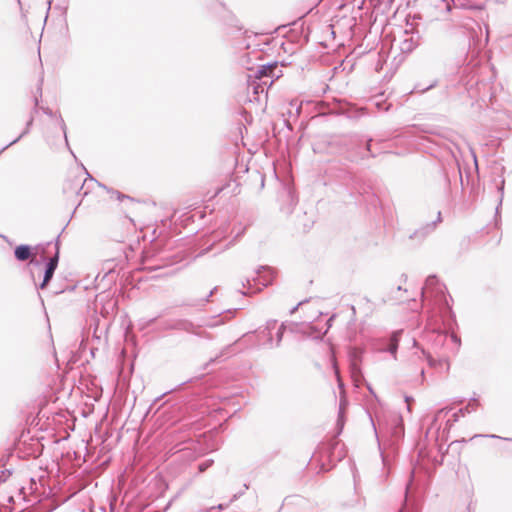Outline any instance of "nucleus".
<instances>
[{"label":"nucleus","instance_id":"35","mask_svg":"<svg viewBox=\"0 0 512 512\" xmlns=\"http://www.w3.org/2000/svg\"><path fill=\"white\" fill-rule=\"evenodd\" d=\"M376 420H377L379 428L381 429L383 424H382V421H381V419H380V417L378 415L376 416Z\"/></svg>","mask_w":512,"mask_h":512},{"label":"nucleus","instance_id":"44","mask_svg":"<svg viewBox=\"0 0 512 512\" xmlns=\"http://www.w3.org/2000/svg\"><path fill=\"white\" fill-rule=\"evenodd\" d=\"M504 440L512 441V438H504Z\"/></svg>","mask_w":512,"mask_h":512},{"label":"nucleus","instance_id":"41","mask_svg":"<svg viewBox=\"0 0 512 512\" xmlns=\"http://www.w3.org/2000/svg\"><path fill=\"white\" fill-rule=\"evenodd\" d=\"M341 415H342V406H340V410H339V418H341Z\"/></svg>","mask_w":512,"mask_h":512},{"label":"nucleus","instance_id":"31","mask_svg":"<svg viewBox=\"0 0 512 512\" xmlns=\"http://www.w3.org/2000/svg\"><path fill=\"white\" fill-rule=\"evenodd\" d=\"M498 189H499V191L501 192V196H502V195H503V189H504V180H502L501 185L499 186V188H498ZM501 203H502V197L500 198V203H499V205H501Z\"/></svg>","mask_w":512,"mask_h":512},{"label":"nucleus","instance_id":"6","mask_svg":"<svg viewBox=\"0 0 512 512\" xmlns=\"http://www.w3.org/2000/svg\"><path fill=\"white\" fill-rule=\"evenodd\" d=\"M58 261H59V252L57 250L55 255L53 257L49 258L48 262L46 263L43 281L39 285L40 289L46 288V286L48 285L50 280L53 278L55 270L58 266Z\"/></svg>","mask_w":512,"mask_h":512},{"label":"nucleus","instance_id":"7","mask_svg":"<svg viewBox=\"0 0 512 512\" xmlns=\"http://www.w3.org/2000/svg\"><path fill=\"white\" fill-rule=\"evenodd\" d=\"M256 277L252 280L255 284H261L263 287H267L272 284L274 272L268 266H261L256 271Z\"/></svg>","mask_w":512,"mask_h":512},{"label":"nucleus","instance_id":"21","mask_svg":"<svg viewBox=\"0 0 512 512\" xmlns=\"http://www.w3.org/2000/svg\"><path fill=\"white\" fill-rule=\"evenodd\" d=\"M60 127H61V130H62L63 135H64L65 143L68 146V139H67V134H66V125H65L64 120L61 117H60Z\"/></svg>","mask_w":512,"mask_h":512},{"label":"nucleus","instance_id":"25","mask_svg":"<svg viewBox=\"0 0 512 512\" xmlns=\"http://www.w3.org/2000/svg\"><path fill=\"white\" fill-rule=\"evenodd\" d=\"M413 478H414V471H411L410 480L406 484V496L408 495V493H409V491L411 489Z\"/></svg>","mask_w":512,"mask_h":512},{"label":"nucleus","instance_id":"34","mask_svg":"<svg viewBox=\"0 0 512 512\" xmlns=\"http://www.w3.org/2000/svg\"><path fill=\"white\" fill-rule=\"evenodd\" d=\"M32 123H33V117H31V118L28 120L27 124H26V127H28V129H29V130H30V127H31Z\"/></svg>","mask_w":512,"mask_h":512},{"label":"nucleus","instance_id":"39","mask_svg":"<svg viewBox=\"0 0 512 512\" xmlns=\"http://www.w3.org/2000/svg\"><path fill=\"white\" fill-rule=\"evenodd\" d=\"M244 231H245V228H243L240 232H238L236 234V238L239 237L240 235H242L244 233Z\"/></svg>","mask_w":512,"mask_h":512},{"label":"nucleus","instance_id":"16","mask_svg":"<svg viewBox=\"0 0 512 512\" xmlns=\"http://www.w3.org/2000/svg\"><path fill=\"white\" fill-rule=\"evenodd\" d=\"M332 365H333V369H334V372H335V375H336V378L338 381V385L340 388H343V383L341 381L339 369H338L337 362H336V359L334 358V356L332 357Z\"/></svg>","mask_w":512,"mask_h":512},{"label":"nucleus","instance_id":"27","mask_svg":"<svg viewBox=\"0 0 512 512\" xmlns=\"http://www.w3.org/2000/svg\"><path fill=\"white\" fill-rule=\"evenodd\" d=\"M216 290V288H214L213 290L210 291V293L206 296L205 299L201 300V303L200 305H205L208 301H209V298L213 295L214 291Z\"/></svg>","mask_w":512,"mask_h":512},{"label":"nucleus","instance_id":"9","mask_svg":"<svg viewBox=\"0 0 512 512\" xmlns=\"http://www.w3.org/2000/svg\"><path fill=\"white\" fill-rule=\"evenodd\" d=\"M430 291H436L437 293H443V287L439 284V281L435 275H430L426 278L425 286L422 288V298H426Z\"/></svg>","mask_w":512,"mask_h":512},{"label":"nucleus","instance_id":"4","mask_svg":"<svg viewBox=\"0 0 512 512\" xmlns=\"http://www.w3.org/2000/svg\"><path fill=\"white\" fill-rule=\"evenodd\" d=\"M165 329H171V330H179V331H185L188 333H192L198 336H203L202 333L196 331V327L193 322L187 320V319H177L168 321L165 324Z\"/></svg>","mask_w":512,"mask_h":512},{"label":"nucleus","instance_id":"5","mask_svg":"<svg viewBox=\"0 0 512 512\" xmlns=\"http://www.w3.org/2000/svg\"><path fill=\"white\" fill-rule=\"evenodd\" d=\"M420 44V35L418 32L404 31V38L400 42V50L403 53H411Z\"/></svg>","mask_w":512,"mask_h":512},{"label":"nucleus","instance_id":"43","mask_svg":"<svg viewBox=\"0 0 512 512\" xmlns=\"http://www.w3.org/2000/svg\"><path fill=\"white\" fill-rule=\"evenodd\" d=\"M368 389H369V391H370L371 393H373V390H372V388H371L369 385H368Z\"/></svg>","mask_w":512,"mask_h":512},{"label":"nucleus","instance_id":"14","mask_svg":"<svg viewBox=\"0 0 512 512\" xmlns=\"http://www.w3.org/2000/svg\"><path fill=\"white\" fill-rule=\"evenodd\" d=\"M335 318V315H332L328 320H327V327L325 328V330L321 331L319 330L318 334L315 335L314 337L317 338V339H322L323 336L328 332L329 328L332 326V321L334 320Z\"/></svg>","mask_w":512,"mask_h":512},{"label":"nucleus","instance_id":"29","mask_svg":"<svg viewBox=\"0 0 512 512\" xmlns=\"http://www.w3.org/2000/svg\"><path fill=\"white\" fill-rule=\"evenodd\" d=\"M411 401H413L412 397H409V396L405 397V402L407 403V410L408 411H411V405H410Z\"/></svg>","mask_w":512,"mask_h":512},{"label":"nucleus","instance_id":"19","mask_svg":"<svg viewBox=\"0 0 512 512\" xmlns=\"http://www.w3.org/2000/svg\"><path fill=\"white\" fill-rule=\"evenodd\" d=\"M284 330H285V326H284V324H282V325L279 327L278 332H277V342H276V346H279V345H280V342H281L282 337H283Z\"/></svg>","mask_w":512,"mask_h":512},{"label":"nucleus","instance_id":"13","mask_svg":"<svg viewBox=\"0 0 512 512\" xmlns=\"http://www.w3.org/2000/svg\"><path fill=\"white\" fill-rule=\"evenodd\" d=\"M478 405V400L476 398H472L464 408L459 409V413H462V415H466L467 413L475 411Z\"/></svg>","mask_w":512,"mask_h":512},{"label":"nucleus","instance_id":"40","mask_svg":"<svg viewBox=\"0 0 512 512\" xmlns=\"http://www.w3.org/2000/svg\"><path fill=\"white\" fill-rule=\"evenodd\" d=\"M224 354V352H222L219 356H217L216 358H213L210 360V362H215L217 358H219L220 356H222Z\"/></svg>","mask_w":512,"mask_h":512},{"label":"nucleus","instance_id":"22","mask_svg":"<svg viewBox=\"0 0 512 512\" xmlns=\"http://www.w3.org/2000/svg\"><path fill=\"white\" fill-rule=\"evenodd\" d=\"M422 353L426 356L428 364L432 367H435L437 365L436 360H434L429 354H426L424 350H422Z\"/></svg>","mask_w":512,"mask_h":512},{"label":"nucleus","instance_id":"38","mask_svg":"<svg viewBox=\"0 0 512 512\" xmlns=\"http://www.w3.org/2000/svg\"><path fill=\"white\" fill-rule=\"evenodd\" d=\"M370 419H371V422H372V426H373V428L375 430V433L377 434V429H376L375 422H374V420H373V418L371 416H370Z\"/></svg>","mask_w":512,"mask_h":512},{"label":"nucleus","instance_id":"3","mask_svg":"<svg viewBox=\"0 0 512 512\" xmlns=\"http://www.w3.org/2000/svg\"><path fill=\"white\" fill-rule=\"evenodd\" d=\"M88 180L90 182H96V180L88 174ZM87 183V179L82 180L80 177L69 178L65 181L63 185V193L67 196H71L72 194H77L79 191L83 190Z\"/></svg>","mask_w":512,"mask_h":512},{"label":"nucleus","instance_id":"20","mask_svg":"<svg viewBox=\"0 0 512 512\" xmlns=\"http://www.w3.org/2000/svg\"><path fill=\"white\" fill-rule=\"evenodd\" d=\"M460 416H463L462 413H459V410L457 412H455L453 415H452V419L448 420L447 421V425L448 426H452V424L454 422H457L459 420V417Z\"/></svg>","mask_w":512,"mask_h":512},{"label":"nucleus","instance_id":"33","mask_svg":"<svg viewBox=\"0 0 512 512\" xmlns=\"http://www.w3.org/2000/svg\"><path fill=\"white\" fill-rule=\"evenodd\" d=\"M302 304H303V302H299L295 307H293L291 309L290 313L293 314L298 309V307L301 306Z\"/></svg>","mask_w":512,"mask_h":512},{"label":"nucleus","instance_id":"23","mask_svg":"<svg viewBox=\"0 0 512 512\" xmlns=\"http://www.w3.org/2000/svg\"><path fill=\"white\" fill-rule=\"evenodd\" d=\"M276 323H277L276 320H269V321H267L265 330H267L268 332L271 331L272 329L275 328Z\"/></svg>","mask_w":512,"mask_h":512},{"label":"nucleus","instance_id":"30","mask_svg":"<svg viewBox=\"0 0 512 512\" xmlns=\"http://www.w3.org/2000/svg\"><path fill=\"white\" fill-rule=\"evenodd\" d=\"M476 437H489V438H498V439H501L500 436H497L495 434H490V435H475L473 438H476Z\"/></svg>","mask_w":512,"mask_h":512},{"label":"nucleus","instance_id":"18","mask_svg":"<svg viewBox=\"0 0 512 512\" xmlns=\"http://www.w3.org/2000/svg\"><path fill=\"white\" fill-rule=\"evenodd\" d=\"M243 287H246L247 290H248L247 292H243L244 295H246L248 293H254L256 291H260L261 290V288H257L256 290H253V287H252L250 279H247V285L243 283Z\"/></svg>","mask_w":512,"mask_h":512},{"label":"nucleus","instance_id":"11","mask_svg":"<svg viewBox=\"0 0 512 512\" xmlns=\"http://www.w3.org/2000/svg\"><path fill=\"white\" fill-rule=\"evenodd\" d=\"M401 333V330L393 332L387 348H382L381 350L389 352L394 358H396Z\"/></svg>","mask_w":512,"mask_h":512},{"label":"nucleus","instance_id":"17","mask_svg":"<svg viewBox=\"0 0 512 512\" xmlns=\"http://www.w3.org/2000/svg\"><path fill=\"white\" fill-rule=\"evenodd\" d=\"M213 464V460H206L198 465L199 472L206 471Z\"/></svg>","mask_w":512,"mask_h":512},{"label":"nucleus","instance_id":"1","mask_svg":"<svg viewBox=\"0 0 512 512\" xmlns=\"http://www.w3.org/2000/svg\"><path fill=\"white\" fill-rule=\"evenodd\" d=\"M280 72L281 70L279 69L276 62L259 66L254 75L255 78L261 81V84L254 87V93L257 94L259 88H261V92H263V86L272 85L273 79L279 78Z\"/></svg>","mask_w":512,"mask_h":512},{"label":"nucleus","instance_id":"15","mask_svg":"<svg viewBox=\"0 0 512 512\" xmlns=\"http://www.w3.org/2000/svg\"><path fill=\"white\" fill-rule=\"evenodd\" d=\"M29 133V129L28 127H26L24 129V131L16 138L14 139L12 142H10L9 144H7L5 147H3L1 150H0V154L5 150L7 149L8 147L14 145L15 143H17L24 135L28 134Z\"/></svg>","mask_w":512,"mask_h":512},{"label":"nucleus","instance_id":"36","mask_svg":"<svg viewBox=\"0 0 512 512\" xmlns=\"http://www.w3.org/2000/svg\"><path fill=\"white\" fill-rule=\"evenodd\" d=\"M371 141H372V139H369V140L367 141V144H366V149H367V151H369V152H370V147H371Z\"/></svg>","mask_w":512,"mask_h":512},{"label":"nucleus","instance_id":"24","mask_svg":"<svg viewBox=\"0 0 512 512\" xmlns=\"http://www.w3.org/2000/svg\"><path fill=\"white\" fill-rule=\"evenodd\" d=\"M448 411H446V409H440L437 411V413L435 414L434 418H433V421H432V424H435V422L440 418L441 414L443 413H447Z\"/></svg>","mask_w":512,"mask_h":512},{"label":"nucleus","instance_id":"28","mask_svg":"<svg viewBox=\"0 0 512 512\" xmlns=\"http://www.w3.org/2000/svg\"><path fill=\"white\" fill-rule=\"evenodd\" d=\"M451 337V340L457 345V346H460L461 344V340L460 338L456 335V334H451L450 335Z\"/></svg>","mask_w":512,"mask_h":512},{"label":"nucleus","instance_id":"37","mask_svg":"<svg viewBox=\"0 0 512 512\" xmlns=\"http://www.w3.org/2000/svg\"><path fill=\"white\" fill-rule=\"evenodd\" d=\"M117 196H118V199H122V198H129L128 196L123 195V194H121L120 192H117Z\"/></svg>","mask_w":512,"mask_h":512},{"label":"nucleus","instance_id":"12","mask_svg":"<svg viewBox=\"0 0 512 512\" xmlns=\"http://www.w3.org/2000/svg\"><path fill=\"white\" fill-rule=\"evenodd\" d=\"M33 255L32 253V248L31 246L29 245H26V244H22V245H19L15 248L14 250V256L15 258L18 260V261H26L28 260L31 256Z\"/></svg>","mask_w":512,"mask_h":512},{"label":"nucleus","instance_id":"8","mask_svg":"<svg viewBox=\"0 0 512 512\" xmlns=\"http://www.w3.org/2000/svg\"><path fill=\"white\" fill-rule=\"evenodd\" d=\"M439 222H441V212H438L436 221L430 222L425 226L417 229L413 234L410 235V239H417L419 241H422L428 234L435 230L436 225Z\"/></svg>","mask_w":512,"mask_h":512},{"label":"nucleus","instance_id":"42","mask_svg":"<svg viewBox=\"0 0 512 512\" xmlns=\"http://www.w3.org/2000/svg\"><path fill=\"white\" fill-rule=\"evenodd\" d=\"M286 212H287V213H291V212H292V208L287 209V211H286Z\"/></svg>","mask_w":512,"mask_h":512},{"label":"nucleus","instance_id":"32","mask_svg":"<svg viewBox=\"0 0 512 512\" xmlns=\"http://www.w3.org/2000/svg\"><path fill=\"white\" fill-rule=\"evenodd\" d=\"M43 111L45 114H47L48 116H53V112L51 109L49 108H43Z\"/></svg>","mask_w":512,"mask_h":512},{"label":"nucleus","instance_id":"10","mask_svg":"<svg viewBox=\"0 0 512 512\" xmlns=\"http://www.w3.org/2000/svg\"><path fill=\"white\" fill-rule=\"evenodd\" d=\"M391 422H392V427H391V434L395 437V438H400L403 433H404V426H403V420H402V417L398 414H391Z\"/></svg>","mask_w":512,"mask_h":512},{"label":"nucleus","instance_id":"26","mask_svg":"<svg viewBox=\"0 0 512 512\" xmlns=\"http://www.w3.org/2000/svg\"><path fill=\"white\" fill-rule=\"evenodd\" d=\"M286 196H287V198H289V200H290L291 204H292L293 206H295L297 201L295 200L294 195H293V193H292V191H291V190H289V191H287V192H286Z\"/></svg>","mask_w":512,"mask_h":512},{"label":"nucleus","instance_id":"2","mask_svg":"<svg viewBox=\"0 0 512 512\" xmlns=\"http://www.w3.org/2000/svg\"><path fill=\"white\" fill-rule=\"evenodd\" d=\"M350 374L351 378L356 387H359L362 383L364 377L361 372L360 362H361V352L357 349H353L350 354Z\"/></svg>","mask_w":512,"mask_h":512}]
</instances>
